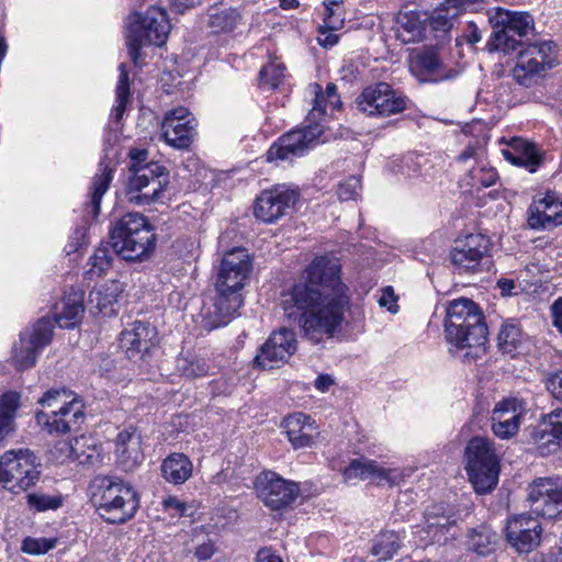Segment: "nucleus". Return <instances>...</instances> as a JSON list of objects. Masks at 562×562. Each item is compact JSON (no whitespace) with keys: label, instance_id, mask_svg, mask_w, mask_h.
<instances>
[{"label":"nucleus","instance_id":"obj_1","mask_svg":"<svg viewBox=\"0 0 562 562\" xmlns=\"http://www.w3.org/2000/svg\"><path fill=\"white\" fill-rule=\"evenodd\" d=\"M282 306L289 318L297 319L303 336L313 344L333 338L350 306L340 267L326 257L315 258L305 270V281L283 294Z\"/></svg>","mask_w":562,"mask_h":562},{"label":"nucleus","instance_id":"obj_2","mask_svg":"<svg viewBox=\"0 0 562 562\" xmlns=\"http://www.w3.org/2000/svg\"><path fill=\"white\" fill-rule=\"evenodd\" d=\"M445 333L447 340L458 349L469 348L465 357L476 359L485 352L487 326L479 305L470 299H458L446 310Z\"/></svg>","mask_w":562,"mask_h":562},{"label":"nucleus","instance_id":"obj_3","mask_svg":"<svg viewBox=\"0 0 562 562\" xmlns=\"http://www.w3.org/2000/svg\"><path fill=\"white\" fill-rule=\"evenodd\" d=\"M90 502L108 522L124 524L139 508V496L132 485L113 476H97L90 484Z\"/></svg>","mask_w":562,"mask_h":562},{"label":"nucleus","instance_id":"obj_4","mask_svg":"<svg viewBox=\"0 0 562 562\" xmlns=\"http://www.w3.org/2000/svg\"><path fill=\"white\" fill-rule=\"evenodd\" d=\"M37 403L43 409L36 413L35 419L50 435L76 430L85 418L82 403L64 387L46 391Z\"/></svg>","mask_w":562,"mask_h":562},{"label":"nucleus","instance_id":"obj_5","mask_svg":"<svg viewBox=\"0 0 562 562\" xmlns=\"http://www.w3.org/2000/svg\"><path fill=\"white\" fill-rule=\"evenodd\" d=\"M111 246L116 255L127 261L148 256L156 245V236L147 218L136 212L126 213L110 231Z\"/></svg>","mask_w":562,"mask_h":562},{"label":"nucleus","instance_id":"obj_6","mask_svg":"<svg viewBox=\"0 0 562 562\" xmlns=\"http://www.w3.org/2000/svg\"><path fill=\"white\" fill-rule=\"evenodd\" d=\"M465 470L479 494L490 493L498 482L499 460L487 438L473 437L465 447Z\"/></svg>","mask_w":562,"mask_h":562},{"label":"nucleus","instance_id":"obj_7","mask_svg":"<svg viewBox=\"0 0 562 562\" xmlns=\"http://www.w3.org/2000/svg\"><path fill=\"white\" fill-rule=\"evenodd\" d=\"M126 44L132 60L136 64L140 48L146 44H165L170 32V23L165 10L150 7L144 15L132 13L127 21Z\"/></svg>","mask_w":562,"mask_h":562},{"label":"nucleus","instance_id":"obj_8","mask_svg":"<svg viewBox=\"0 0 562 562\" xmlns=\"http://www.w3.org/2000/svg\"><path fill=\"white\" fill-rule=\"evenodd\" d=\"M558 65L557 45L552 41L538 42L528 45L518 54L513 76L520 86L529 88Z\"/></svg>","mask_w":562,"mask_h":562},{"label":"nucleus","instance_id":"obj_9","mask_svg":"<svg viewBox=\"0 0 562 562\" xmlns=\"http://www.w3.org/2000/svg\"><path fill=\"white\" fill-rule=\"evenodd\" d=\"M54 333V322L42 317L31 326L25 327L13 342L10 363L16 371H25L36 364L42 350L50 344Z\"/></svg>","mask_w":562,"mask_h":562},{"label":"nucleus","instance_id":"obj_10","mask_svg":"<svg viewBox=\"0 0 562 562\" xmlns=\"http://www.w3.org/2000/svg\"><path fill=\"white\" fill-rule=\"evenodd\" d=\"M40 463L29 449L7 451L0 459V483L18 493L34 486L40 480Z\"/></svg>","mask_w":562,"mask_h":562},{"label":"nucleus","instance_id":"obj_11","mask_svg":"<svg viewBox=\"0 0 562 562\" xmlns=\"http://www.w3.org/2000/svg\"><path fill=\"white\" fill-rule=\"evenodd\" d=\"M166 182V168L157 162H146L128 172L124 188L125 199L135 205H149L159 199Z\"/></svg>","mask_w":562,"mask_h":562},{"label":"nucleus","instance_id":"obj_12","mask_svg":"<svg viewBox=\"0 0 562 562\" xmlns=\"http://www.w3.org/2000/svg\"><path fill=\"white\" fill-rule=\"evenodd\" d=\"M493 35L490 46L496 50H515L519 41L514 35L525 36L533 29V19L528 12H516L495 8L490 12Z\"/></svg>","mask_w":562,"mask_h":562},{"label":"nucleus","instance_id":"obj_13","mask_svg":"<svg viewBox=\"0 0 562 562\" xmlns=\"http://www.w3.org/2000/svg\"><path fill=\"white\" fill-rule=\"evenodd\" d=\"M252 269V261L243 247L225 251L215 278V292L244 299L243 289Z\"/></svg>","mask_w":562,"mask_h":562},{"label":"nucleus","instance_id":"obj_14","mask_svg":"<svg viewBox=\"0 0 562 562\" xmlns=\"http://www.w3.org/2000/svg\"><path fill=\"white\" fill-rule=\"evenodd\" d=\"M417 533L424 546L451 544L460 535L458 516L447 504H432L426 508L424 524L417 527Z\"/></svg>","mask_w":562,"mask_h":562},{"label":"nucleus","instance_id":"obj_15","mask_svg":"<svg viewBox=\"0 0 562 562\" xmlns=\"http://www.w3.org/2000/svg\"><path fill=\"white\" fill-rule=\"evenodd\" d=\"M158 344L157 329L148 322L136 321L120 334L121 350L135 363L148 362Z\"/></svg>","mask_w":562,"mask_h":562},{"label":"nucleus","instance_id":"obj_16","mask_svg":"<svg viewBox=\"0 0 562 562\" xmlns=\"http://www.w3.org/2000/svg\"><path fill=\"white\" fill-rule=\"evenodd\" d=\"M360 111L369 115L390 116L403 112L407 99L385 82L367 87L357 99Z\"/></svg>","mask_w":562,"mask_h":562},{"label":"nucleus","instance_id":"obj_17","mask_svg":"<svg viewBox=\"0 0 562 562\" xmlns=\"http://www.w3.org/2000/svg\"><path fill=\"white\" fill-rule=\"evenodd\" d=\"M527 491V501L533 514L552 519L562 513V482L559 479L538 477Z\"/></svg>","mask_w":562,"mask_h":562},{"label":"nucleus","instance_id":"obj_18","mask_svg":"<svg viewBox=\"0 0 562 562\" xmlns=\"http://www.w3.org/2000/svg\"><path fill=\"white\" fill-rule=\"evenodd\" d=\"M255 486L258 497L272 510L290 506L300 494V487L295 482L288 481L271 471L260 473Z\"/></svg>","mask_w":562,"mask_h":562},{"label":"nucleus","instance_id":"obj_19","mask_svg":"<svg viewBox=\"0 0 562 562\" xmlns=\"http://www.w3.org/2000/svg\"><path fill=\"white\" fill-rule=\"evenodd\" d=\"M491 249L490 238L483 234H470L457 239L450 251V259L459 273L481 270L482 260Z\"/></svg>","mask_w":562,"mask_h":562},{"label":"nucleus","instance_id":"obj_20","mask_svg":"<svg viewBox=\"0 0 562 562\" xmlns=\"http://www.w3.org/2000/svg\"><path fill=\"white\" fill-rule=\"evenodd\" d=\"M196 120L187 108L179 106L166 112L161 133L165 142L177 149H187L196 136Z\"/></svg>","mask_w":562,"mask_h":562},{"label":"nucleus","instance_id":"obj_21","mask_svg":"<svg viewBox=\"0 0 562 562\" xmlns=\"http://www.w3.org/2000/svg\"><path fill=\"white\" fill-rule=\"evenodd\" d=\"M297 340L293 330L281 328L273 331L261 345L255 363L262 369H273L285 363L296 351Z\"/></svg>","mask_w":562,"mask_h":562},{"label":"nucleus","instance_id":"obj_22","mask_svg":"<svg viewBox=\"0 0 562 562\" xmlns=\"http://www.w3.org/2000/svg\"><path fill=\"white\" fill-rule=\"evenodd\" d=\"M322 133L323 130L318 124L291 131L271 145L267 151V160L277 162L302 156Z\"/></svg>","mask_w":562,"mask_h":562},{"label":"nucleus","instance_id":"obj_23","mask_svg":"<svg viewBox=\"0 0 562 562\" xmlns=\"http://www.w3.org/2000/svg\"><path fill=\"white\" fill-rule=\"evenodd\" d=\"M299 199V193L286 186H276L265 190L256 199L254 214L265 223H273L285 214Z\"/></svg>","mask_w":562,"mask_h":562},{"label":"nucleus","instance_id":"obj_24","mask_svg":"<svg viewBox=\"0 0 562 562\" xmlns=\"http://www.w3.org/2000/svg\"><path fill=\"white\" fill-rule=\"evenodd\" d=\"M505 535L517 552L529 553L540 544L542 527L537 518L521 514L507 521Z\"/></svg>","mask_w":562,"mask_h":562},{"label":"nucleus","instance_id":"obj_25","mask_svg":"<svg viewBox=\"0 0 562 562\" xmlns=\"http://www.w3.org/2000/svg\"><path fill=\"white\" fill-rule=\"evenodd\" d=\"M243 304L244 299L215 292L212 302L204 304L201 308V327L206 331H212L226 326L235 317Z\"/></svg>","mask_w":562,"mask_h":562},{"label":"nucleus","instance_id":"obj_26","mask_svg":"<svg viewBox=\"0 0 562 562\" xmlns=\"http://www.w3.org/2000/svg\"><path fill=\"white\" fill-rule=\"evenodd\" d=\"M411 69L418 76H424L423 81L439 83L454 79L459 71L446 66L437 49L426 47L417 52L411 59Z\"/></svg>","mask_w":562,"mask_h":562},{"label":"nucleus","instance_id":"obj_27","mask_svg":"<svg viewBox=\"0 0 562 562\" xmlns=\"http://www.w3.org/2000/svg\"><path fill=\"white\" fill-rule=\"evenodd\" d=\"M562 224V201L554 193L535 200L528 209V225L532 229H552Z\"/></svg>","mask_w":562,"mask_h":562},{"label":"nucleus","instance_id":"obj_28","mask_svg":"<svg viewBox=\"0 0 562 562\" xmlns=\"http://www.w3.org/2000/svg\"><path fill=\"white\" fill-rule=\"evenodd\" d=\"M344 479L346 482H355L357 480H370L378 485L395 484L394 471L381 467L376 461L367 458L351 460L349 465L344 470Z\"/></svg>","mask_w":562,"mask_h":562},{"label":"nucleus","instance_id":"obj_29","mask_svg":"<svg viewBox=\"0 0 562 562\" xmlns=\"http://www.w3.org/2000/svg\"><path fill=\"white\" fill-rule=\"evenodd\" d=\"M286 437L294 449L312 447L318 435L315 420L304 414L294 413L286 416L281 424Z\"/></svg>","mask_w":562,"mask_h":562},{"label":"nucleus","instance_id":"obj_30","mask_svg":"<svg viewBox=\"0 0 562 562\" xmlns=\"http://www.w3.org/2000/svg\"><path fill=\"white\" fill-rule=\"evenodd\" d=\"M115 454L125 471H132L142 463V435L136 428L128 427L117 434Z\"/></svg>","mask_w":562,"mask_h":562},{"label":"nucleus","instance_id":"obj_31","mask_svg":"<svg viewBox=\"0 0 562 562\" xmlns=\"http://www.w3.org/2000/svg\"><path fill=\"white\" fill-rule=\"evenodd\" d=\"M504 158L513 165L521 166L535 172L541 164V156L536 146L522 138H512L508 147L502 149Z\"/></svg>","mask_w":562,"mask_h":562},{"label":"nucleus","instance_id":"obj_32","mask_svg":"<svg viewBox=\"0 0 562 562\" xmlns=\"http://www.w3.org/2000/svg\"><path fill=\"white\" fill-rule=\"evenodd\" d=\"M124 291L123 283L117 280H110L95 286L89 294V301L100 313L111 316L116 313L114 304Z\"/></svg>","mask_w":562,"mask_h":562},{"label":"nucleus","instance_id":"obj_33","mask_svg":"<svg viewBox=\"0 0 562 562\" xmlns=\"http://www.w3.org/2000/svg\"><path fill=\"white\" fill-rule=\"evenodd\" d=\"M193 471L191 460L183 453H171L161 464L162 476L175 485L188 481Z\"/></svg>","mask_w":562,"mask_h":562},{"label":"nucleus","instance_id":"obj_34","mask_svg":"<svg viewBox=\"0 0 562 562\" xmlns=\"http://www.w3.org/2000/svg\"><path fill=\"white\" fill-rule=\"evenodd\" d=\"M396 36L404 44L417 43L424 38L425 24L418 12L408 11L398 14Z\"/></svg>","mask_w":562,"mask_h":562},{"label":"nucleus","instance_id":"obj_35","mask_svg":"<svg viewBox=\"0 0 562 562\" xmlns=\"http://www.w3.org/2000/svg\"><path fill=\"white\" fill-rule=\"evenodd\" d=\"M112 173L113 170L108 165H103L102 162L100 164L98 172L93 178L90 202L87 206V212L90 213L92 217L98 216L100 212L102 196L108 191L113 179Z\"/></svg>","mask_w":562,"mask_h":562},{"label":"nucleus","instance_id":"obj_36","mask_svg":"<svg viewBox=\"0 0 562 562\" xmlns=\"http://www.w3.org/2000/svg\"><path fill=\"white\" fill-rule=\"evenodd\" d=\"M85 306L80 295H69L61 302V310L56 313L55 323L61 328H74L82 318Z\"/></svg>","mask_w":562,"mask_h":562},{"label":"nucleus","instance_id":"obj_37","mask_svg":"<svg viewBox=\"0 0 562 562\" xmlns=\"http://www.w3.org/2000/svg\"><path fill=\"white\" fill-rule=\"evenodd\" d=\"M537 438L543 443H562V408H557L542 417Z\"/></svg>","mask_w":562,"mask_h":562},{"label":"nucleus","instance_id":"obj_38","mask_svg":"<svg viewBox=\"0 0 562 562\" xmlns=\"http://www.w3.org/2000/svg\"><path fill=\"white\" fill-rule=\"evenodd\" d=\"M19 406L20 395L16 392H7L0 397V439L14 430Z\"/></svg>","mask_w":562,"mask_h":562},{"label":"nucleus","instance_id":"obj_39","mask_svg":"<svg viewBox=\"0 0 562 562\" xmlns=\"http://www.w3.org/2000/svg\"><path fill=\"white\" fill-rule=\"evenodd\" d=\"M497 535L486 525L471 529L469 547L480 555H487L495 550Z\"/></svg>","mask_w":562,"mask_h":562},{"label":"nucleus","instance_id":"obj_40","mask_svg":"<svg viewBox=\"0 0 562 562\" xmlns=\"http://www.w3.org/2000/svg\"><path fill=\"white\" fill-rule=\"evenodd\" d=\"M240 20V14L233 8H211L209 26L215 33L232 32Z\"/></svg>","mask_w":562,"mask_h":562},{"label":"nucleus","instance_id":"obj_41","mask_svg":"<svg viewBox=\"0 0 562 562\" xmlns=\"http://www.w3.org/2000/svg\"><path fill=\"white\" fill-rule=\"evenodd\" d=\"M461 8L445 0L440 7H437L428 16L430 26L436 31L447 32L453 25V20L460 14Z\"/></svg>","mask_w":562,"mask_h":562},{"label":"nucleus","instance_id":"obj_42","mask_svg":"<svg viewBox=\"0 0 562 562\" xmlns=\"http://www.w3.org/2000/svg\"><path fill=\"white\" fill-rule=\"evenodd\" d=\"M402 546L400 535L394 531L381 532L372 547V554L379 560L392 559Z\"/></svg>","mask_w":562,"mask_h":562},{"label":"nucleus","instance_id":"obj_43","mask_svg":"<svg viewBox=\"0 0 562 562\" xmlns=\"http://www.w3.org/2000/svg\"><path fill=\"white\" fill-rule=\"evenodd\" d=\"M27 506L35 512L57 510L64 504V496L60 493L47 494L37 491L26 495Z\"/></svg>","mask_w":562,"mask_h":562},{"label":"nucleus","instance_id":"obj_44","mask_svg":"<svg viewBox=\"0 0 562 562\" xmlns=\"http://www.w3.org/2000/svg\"><path fill=\"white\" fill-rule=\"evenodd\" d=\"M119 70L120 77L115 90L117 104L113 110L114 117L116 121H120L123 117L126 104L130 99V79L126 65L120 64Z\"/></svg>","mask_w":562,"mask_h":562},{"label":"nucleus","instance_id":"obj_45","mask_svg":"<svg viewBox=\"0 0 562 562\" xmlns=\"http://www.w3.org/2000/svg\"><path fill=\"white\" fill-rule=\"evenodd\" d=\"M59 543V539L56 537L50 538H36V537H25L21 542V551L25 554L30 555H42L48 553L50 550L55 549Z\"/></svg>","mask_w":562,"mask_h":562},{"label":"nucleus","instance_id":"obj_46","mask_svg":"<svg viewBox=\"0 0 562 562\" xmlns=\"http://www.w3.org/2000/svg\"><path fill=\"white\" fill-rule=\"evenodd\" d=\"M521 341V329L514 323H505L498 334V347L504 353H512Z\"/></svg>","mask_w":562,"mask_h":562},{"label":"nucleus","instance_id":"obj_47","mask_svg":"<svg viewBox=\"0 0 562 562\" xmlns=\"http://www.w3.org/2000/svg\"><path fill=\"white\" fill-rule=\"evenodd\" d=\"M284 77V65L278 60H272L261 68L259 81L261 86H266L269 89H276L282 83Z\"/></svg>","mask_w":562,"mask_h":562},{"label":"nucleus","instance_id":"obj_48","mask_svg":"<svg viewBox=\"0 0 562 562\" xmlns=\"http://www.w3.org/2000/svg\"><path fill=\"white\" fill-rule=\"evenodd\" d=\"M492 418L509 419V422L520 424L521 407L519 402L515 398H506L498 402L493 409Z\"/></svg>","mask_w":562,"mask_h":562},{"label":"nucleus","instance_id":"obj_49","mask_svg":"<svg viewBox=\"0 0 562 562\" xmlns=\"http://www.w3.org/2000/svg\"><path fill=\"white\" fill-rule=\"evenodd\" d=\"M469 177L471 181L468 184L471 187L488 188L496 183L498 175L494 168H486L485 166L474 167L470 170Z\"/></svg>","mask_w":562,"mask_h":562},{"label":"nucleus","instance_id":"obj_50","mask_svg":"<svg viewBox=\"0 0 562 562\" xmlns=\"http://www.w3.org/2000/svg\"><path fill=\"white\" fill-rule=\"evenodd\" d=\"M308 92L313 95V106L308 114V120L315 121L323 116L326 108L330 104L329 100L325 97L319 83L314 82L308 86Z\"/></svg>","mask_w":562,"mask_h":562},{"label":"nucleus","instance_id":"obj_51","mask_svg":"<svg viewBox=\"0 0 562 562\" xmlns=\"http://www.w3.org/2000/svg\"><path fill=\"white\" fill-rule=\"evenodd\" d=\"M90 273L100 276L105 272L111 267V255L109 249L105 247L98 248L90 257Z\"/></svg>","mask_w":562,"mask_h":562},{"label":"nucleus","instance_id":"obj_52","mask_svg":"<svg viewBox=\"0 0 562 562\" xmlns=\"http://www.w3.org/2000/svg\"><path fill=\"white\" fill-rule=\"evenodd\" d=\"M520 427L517 422L502 420L501 418H492V430L494 435L501 439H508L515 436Z\"/></svg>","mask_w":562,"mask_h":562},{"label":"nucleus","instance_id":"obj_53","mask_svg":"<svg viewBox=\"0 0 562 562\" xmlns=\"http://www.w3.org/2000/svg\"><path fill=\"white\" fill-rule=\"evenodd\" d=\"M360 190V179L357 177H349L339 184L337 194L341 201H349L356 199Z\"/></svg>","mask_w":562,"mask_h":562},{"label":"nucleus","instance_id":"obj_54","mask_svg":"<svg viewBox=\"0 0 562 562\" xmlns=\"http://www.w3.org/2000/svg\"><path fill=\"white\" fill-rule=\"evenodd\" d=\"M546 387L551 395L562 402V370L546 375Z\"/></svg>","mask_w":562,"mask_h":562},{"label":"nucleus","instance_id":"obj_55","mask_svg":"<svg viewBox=\"0 0 562 562\" xmlns=\"http://www.w3.org/2000/svg\"><path fill=\"white\" fill-rule=\"evenodd\" d=\"M162 506L166 510H169L172 515L184 516L187 515L188 504L180 501L176 496H168L162 501Z\"/></svg>","mask_w":562,"mask_h":562},{"label":"nucleus","instance_id":"obj_56","mask_svg":"<svg viewBox=\"0 0 562 562\" xmlns=\"http://www.w3.org/2000/svg\"><path fill=\"white\" fill-rule=\"evenodd\" d=\"M318 32H319V36H318L317 41H318V44L324 48H330V47L335 46L339 41L338 35H336L334 33V31H329L328 29H326L324 26H319Z\"/></svg>","mask_w":562,"mask_h":562},{"label":"nucleus","instance_id":"obj_57","mask_svg":"<svg viewBox=\"0 0 562 562\" xmlns=\"http://www.w3.org/2000/svg\"><path fill=\"white\" fill-rule=\"evenodd\" d=\"M128 157L131 158V166L128 168V172L131 169L136 167H143L148 159V150L140 148H133L130 150Z\"/></svg>","mask_w":562,"mask_h":562},{"label":"nucleus","instance_id":"obj_58","mask_svg":"<svg viewBox=\"0 0 562 562\" xmlns=\"http://www.w3.org/2000/svg\"><path fill=\"white\" fill-rule=\"evenodd\" d=\"M395 295L391 286H387L383 290L381 297L379 299V304L383 307H386L391 313L397 312V305L394 304Z\"/></svg>","mask_w":562,"mask_h":562},{"label":"nucleus","instance_id":"obj_59","mask_svg":"<svg viewBox=\"0 0 562 562\" xmlns=\"http://www.w3.org/2000/svg\"><path fill=\"white\" fill-rule=\"evenodd\" d=\"M552 324L562 331V296L558 297L551 305Z\"/></svg>","mask_w":562,"mask_h":562},{"label":"nucleus","instance_id":"obj_60","mask_svg":"<svg viewBox=\"0 0 562 562\" xmlns=\"http://www.w3.org/2000/svg\"><path fill=\"white\" fill-rule=\"evenodd\" d=\"M345 18L342 13H338L334 16H325L324 24L322 26L328 29L329 31H337L344 26Z\"/></svg>","mask_w":562,"mask_h":562},{"label":"nucleus","instance_id":"obj_61","mask_svg":"<svg viewBox=\"0 0 562 562\" xmlns=\"http://www.w3.org/2000/svg\"><path fill=\"white\" fill-rule=\"evenodd\" d=\"M257 562H283L271 548H262L257 552Z\"/></svg>","mask_w":562,"mask_h":562},{"label":"nucleus","instance_id":"obj_62","mask_svg":"<svg viewBox=\"0 0 562 562\" xmlns=\"http://www.w3.org/2000/svg\"><path fill=\"white\" fill-rule=\"evenodd\" d=\"M214 553V546L211 542H203L195 549V557L199 560H207Z\"/></svg>","mask_w":562,"mask_h":562},{"label":"nucleus","instance_id":"obj_63","mask_svg":"<svg viewBox=\"0 0 562 562\" xmlns=\"http://www.w3.org/2000/svg\"><path fill=\"white\" fill-rule=\"evenodd\" d=\"M204 0H170L171 7L179 13L202 3Z\"/></svg>","mask_w":562,"mask_h":562},{"label":"nucleus","instance_id":"obj_64","mask_svg":"<svg viewBox=\"0 0 562 562\" xmlns=\"http://www.w3.org/2000/svg\"><path fill=\"white\" fill-rule=\"evenodd\" d=\"M334 384V380L328 374H321L315 380V387L322 392H326Z\"/></svg>","mask_w":562,"mask_h":562}]
</instances>
